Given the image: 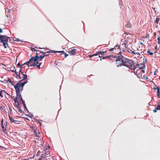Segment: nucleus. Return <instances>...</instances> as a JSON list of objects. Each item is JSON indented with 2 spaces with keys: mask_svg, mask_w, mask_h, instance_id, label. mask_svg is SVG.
<instances>
[{
  "mask_svg": "<svg viewBox=\"0 0 160 160\" xmlns=\"http://www.w3.org/2000/svg\"><path fill=\"white\" fill-rule=\"evenodd\" d=\"M36 66L39 69L40 68V65H36Z\"/></svg>",
  "mask_w": 160,
  "mask_h": 160,
  "instance_id": "nucleus-43",
  "label": "nucleus"
},
{
  "mask_svg": "<svg viewBox=\"0 0 160 160\" xmlns=\"http://www.w3.org/2000/svg\"><path fill=\"white\" fill-rule=\"evenodd\" d=\"M40 151H38L37 153V156H39V154H40Z\"/></svg>",
  "mask_w": 160,
  "mask_h": 160,
  "instance_id": "nucleus-46",
  "label": "nucleus"
},
{
  "mask_svg": "<svg viewBox=\"0 0 160 160\" xmlns=\"http://www.w3.org/2000/svg\"><path fill=\"white\" fill-rule=\"evenodd\" d=\"M10 11H11V10H8V12L10 13Z\"/></svg>",
  "mask_w": 160,
  "mask_h": 160,
  "instance_id": "nucleus-61",
  "label": "nucleus"
},
{
  "mask_svg": "<svg viewBox=\"0 0 160 160\" xmlns=\"http://www.w3.org/2000/svg\"><path fill=\"white\" fill-rule=\"evenodd\" d=\"M160 110V102L158 103L157 104V107L155 108V109L153 110V111L154 112H157V110Z\"/></svg>",
  "mask_w": 160,
  "mask_h": 160,
  "instance_id": "nucleus-7",
  "label": "nucleus"
},
{
  "mask_svg": "<svg viewBox=\"0 0 160 160\" xmlns=\"http://www.w3.org/2000/svg\"><path fill=\"white\" fill-rule=\"evenodd\" d=\"M64 54L65 55V58H66L68 56V54H66V52H65V53H64Z\"/></svg>",
  "mask_w": 160,
  "mask_h": 160,
  "instance_id": "nucleus-45",
  "label": "nucleus"
},
{
  "mask_svg": "<svg viewBox=\"0 0 160 160\" xmlns=\"http://www.w3.org/2000/svg\"><path fill=\"white\" fill-rule=\"evenodd\" d=\"M31 50L33 51V50H34V48H32Z\"/></svg>",
  "mask_w": 160,
  "mask_h": 160,
  "instance_id": "nucleus-59",
  "label": "nucleus"
},
{
  "mask_svg": "<svg viewBox=\"0 0 160 160\" xmlns=\"http://www.w3.org/2000/svg\"><path fill=\"white\" fill-rule=\"evenodd\" d=\"M26 64H24V63L21 65V67H22V66H24V65H25Z\"/></svg>",
  "mask_w": 160,
  "mask_h": 160,
  "instance_id": "nucleus-64",
  "label": "nucleus"
},
{
  "mask_svg": "<svg viewBox=\"0 0 160 160\" xmlns=\"http://www.w3.org/2000/svg\"><path fill=\"white\" fill-rule=\"evenodd\" d=\"M21 74L23 76V78L22 80H21V81L24 80L26 79L27 78V75H25L22 72H21Z\"/></svg>",
  "mask_w": 160,
  "mask_h": 160,
  "instance_id": "nucleus-12",
  "label": "nucleus"
},
{
  "mask_svg": "<svg viewBox=\"0 0 160 160\" xmlns=\"http://www.w3.org/2000/svg\"><path fill=\"white\" fill-rule=\"evenodd\" d=\"M9 118L11 122L12 123L13 121H14V119L12 117H11L10 115H9Z\"/></svg>",
  "mask_w": 160,
  "mask_h": 160,
  "instance_id": "nucleus-21",
  "label": "nucleus"
},
{
  "mask_svg": "<svg viewBox=\"0 0 160 160\" xmlns=\"http://www.w3.org/2000/svg\"><path fill=\"white\" fill-rule=\"evenodd\" d=\"M153 88L154 90H158V89H159L158 88L156 85H155V87H153Z\"/></svg>",
  "mask_w": 160,
  "mask_h": 160,
  "instance_id": "nucleus-34",
  "label": "nucleus"
},
{
  "mask_svg": "<svg viewBox=\"0 0 160 160\" xmlns=\"http://www.w3.org/2000/svg\"><path fill=\"white\" fill-rule=\"evenodd\" d=\"M7 81L9 82L12 85H14V82L11 81L9 78L8 79Z\"/></svg>",
  "mask_w": 160,
  "mask_h": 160,
  "instance_id": "nucleus-17",
  "label": "nucleus"
},
{
  "mask_svg": "<svg viewBox=\"0 0 160 160\" xmlns=\"http://www.w3.org/2000/svg\"><path fill=\"white\" fill-rule=\"evenodd\" d=\"M58 52L62 53L64 54V53H65V52L64 51H58Z\"/></svg>",
  "mask_w": 160,
  "mask_h": 160,
  "instance_id": "nucleus-38",
  "label": "nucleus"
},
{
  "mask_svg": "<svg viewBox=\"0 0 160 160\" xmlns=\"http://www.w3.org/2000/svg\"><path fill=\"white\" fill-rule=\"evenodd\" d=\"M137 65L138 67H139V64H137Z\"/></svg>",
  "mask_w": 160,
  "mask_h": 160,
  "instance_id": "nucleus-62",
  "label": "nucleus"
},
{
  "mask_svg": "<svg viewBox=\"0 0 160 160\" xmlns=\"http://www.w3.org/2000/svg\"><path fill=\"white\" fill-rule=\"evenodd\" d=\"M17 65L20 68H21V66L20 63H18Z\"/></svg>",
  "mask_w": 160,
  "mask_h": 160,
  "instance_id": "nucleus-44",
  "label": "nucleus"
},
{
  "mask_svg": "<svg viewBox=\"0 0 160 160\" xmlns=\"http://www.w3.org/2000/svg\"><path fill=\"white\" fill-rule=\"evenodd\" d=\"M28 81H27L26 82H23V83H21V84L22 85L23 87L24 86L25 84H26V83L28 82Z\"/></svg>",
  "mask_w": 160,
  "mask_h": 160,
  "instance_id": "nucleus-29",
  "label": "nucleus"
},
{
  "mask_svg": "<svg viewBox=\"0 0 160 160\" xmlns=\"http://www.w3.org/2000/svg\"><path fill=\"white\" fill-rule=\"evenodd\" d=\"M113 48L114 50L118 49L119 48V45H116Z\"/></svg>",
  "mask_w": 160,
  "mask_h": 160,
  "instance_id": "nucleus-22",
  "label": "nucleus"
},
{
  "mask_svg": "<svg viewBox=\"0 0 160 160\" xmlns=\"http://www.w3.org/2000/svg\"><path fill=\"white\" fill-rule=\"evenodd\" d=\"M22 104H23V106L24 107V108H25V109H26V110L28 111V109L26 107V104L25 103V102H22Z\"/></svg>",
  "mask_w": 160,
  "mask_h": 160,
  "instance_id": "nucleus-18",
  "label": "nucleus"
},
{
  "mask_svg": "<svg viewBox=\"0 0 160 160\" xmlns=\"http://www.w3.org/2000/svg\"><path fill=\"white\" fill-rule=\"evenodd\" d=\"M107 52L106 51L104 52H102V51H99L98 52H97L96 54H97V56L99 54H101L102 55H103L105 53Z\"/></svg>",
  "mask_w": 160,
  "mask_h": 160,
  "instance_id": "nucleus-11",
  "label": "nucleus"
},
{
  "mask_svg": "<svg viewBox=\"0 0 160 160\" xmlns=\"http://www.w3.org/2000/svg\"><path fill=\"white\" fill-rule=\"evenodd\" d=\"M29 61L30 63H32L34 61L32 57L29 60Z\"/></svg>",
  "mask_w": 160,
  "mask_h": 160,
  "instance_id": "nucleus-30",
  "label": "nucleus"
},
{
  "mask_svg": "<svg viewBox=\"0 0 160 160\" xmlns=\"http://www.w3.org/2000/svg\"><path fill=\"white\" fill-rule=\"evenodd\" d=\"M142 78L143 79H145V80H147L148 78L147 77H145L144 75H143V77Z\"/></svg>",
  "mask_w": 160,
  "mask_h": 160,
  "instance_id": "nucleus-35",
  "label": "nucleus"
},
{
  "mask_svg": "<svg viewBox=\"0 0 160 160\" xmlns=\"http://www.w3.org/2000/svg\"><path fill=\"white\" fill-rule=\"evenodd\" d=\"M128 52H131L132 53L134 54H135L136 53L132 51V50H130V51H128Z\"/></svg>",
  "mask_w": 160,
  "mask_h": 160,
  "instance_id": "nucleus-32",
  "label": "nucleus"
},
{
  "mask_svg": "<svg viewBox=\"0 0 160 160\" xmlns=\"http://www.w3.org/2000/svg\"><path fill=\"white\" fill-rule=\"evenodd\" d=\"M144 64H145V62H144L143 64H141L142 65H143V68H144L145 67V65H144Z\"/></svg>",
  "mask_w": 160,
  "mask_h": 160,
  "instance_id": "nucleus-51",
  "label": "nucleus"
},
{
  "mask_svg": "<svg viewBox=\"0 0 160 160\" xmlns=\"http://www.w3.org/2000/svg\"><path fill=\"white\" fill-rule=\"evenodd\" d=\"M21 81V80H20L19 82H18L16 85L14 86V88L16 90V91H19V90L20 91V88H22V90L23 89V87L22 85L21 84V83H20V82Z\"/></svg>",
  "mask_w": 160,
  "mask_h": 160,
  "instance_id": "nucleus-3",
  "label": "nucleus"
},
{
  "mask_svg": "<svg viewBox=\"0 0 160 160\" xmlns=\"http://www.w3.org/2000/svg\"><path fill=\"white\" fill-rule=\"evenodd\" d=\"M18 112H22L23 111L21 109H19L18 110Z\"/></svg>",
  "mask_w": 160,
  "mask_h": 160,
  "instance_id": "nucleus-42",
  "label": "nucleus"
},
{
  "mask_svg": "<svg viewBox=\"0 0 160 160\" xmlns=\"http://www.w3.org/2000/svg\"><path fill=\"white\" fill-rule=\"evenodd\" d=\"M18 122V121H17V120H14V121H13L12 122H13V123H16L17 122Z\"/></svg>",
  "mask_w": 160,
  "mask_h": 160,
  "instance_id": "nucleus-41",
  "label": "nucleus"
},
{
  "mask_svg": "<svg viewBox=\"0 0 160 160\" xmlns=\"http://www.w3.org/2000/svg\"><path fill=\"white\" fill-rule=\"evenodd\" d=\"M160 19L158 18H156V20L155 21V22L156 23V24H158V22L159 21Z\"/></svg>",
  "mask_w": 160,
  "mask_h": 160,
  "instance_id": "nucleus-24",
  "label": "nucleus"
},
{
  "mask_svg": "<svg viewBox=\"0 0 160 160\" xmlns=\"http://www.w3.org/2000/svg\"><path fill=\"white\" fill-rule=\"evenodd\" d=\"M40 59H39L38 60V62H39L40 61H41L42 59H41V58H40Z\"/></svg>",
  "mask_w": 160,
  "mask_h": 160,
  "instance_id": "nucleus-57",
  "label": "nucleus"
},
{
  "mask_svg": "<svg viewBox=\"0 0 160 160\" xmlns=\"http://www.w3.org/2000/svg\"><path fill=\"white\" fill-rule=\"evenodd\" d=\"M3 91L1 90L0 91V97H1V98H2L3 97V96L2 95V93Z\"/></svg>",
  "mask_w": 160,
  "mask_h": 160,
  "instance_id": "nucleus-28",
  "label": "nucleus"
},
{
  "mask_svg": "<svg viewBox=\"0 0 160 160\" xmlns=\"http://www.w3.org/2000/svg\"><path fill=\"white\" fill-rule=\"evenodd\" d=\"M11 72H14V73H15L16 74V76H18V73L16 71V70L15 69V70H11Z\"/></svg>",
  "mask_w": 160,
  "mask_h": 160,
  "instance_id": "nucleus-26",
  "label": "nucleus"
},
{
  "mask_svg": "<svg viewBox=\"0 0 160 160\" xmlns=\"http://www.w3.org/2000/svg\"><path fill=\"white\" fill-rule=\"evenodd\" d=\"M38 61H36V62H34L32 64L30 65V66L32 67H34L36 66V65H37V64L38 63Z\"/></svg>",
  "mask_w": 160,
  "mask_h": 160,
  "instance_id": "nucleus-14",
  "label": "nucleus"
},
{
  "mask_svg": "<svg viewBox=\"0 0 160 160\" xmlns=\"http://www.w3.org/2000/svg\"><path fill=\"white\" fill-rule=\"evenodd\" d=\"M3 91V92L2 93V94L5 95V94H7L8 95V93H7L4 90H2Z\"/></svg>",
  "mask_w": 160,
  "mask_h": 160,
  "instance_id": "nucleus-33",
  "label": "nucleus"
},
{
  "mask_svg": "<svg viewBox=\"0 0 160 160\" xmlns=\"http://www.w3.org/2000/svg\"><path fill=\"white\" fill-rule=\"evenodd\" d=\"M34 117V116L32 114H31L30 116H29V117H30L31 118H32Z\"/></svg>",
  "mask_w": 160,
  "mask_h": 160,
  "instance_id": "nucleus-39",
  "label": "nucleus"
},
{
  "mask_svg": "<svg viewBox=\"0 0 160 160\" xmlns=\"http://www.w3.org/2000/svg\"><path fill=\"white\" fill-rule=\"evenodd\" d=\"M33 61L34 62H36V61L38 60V59L39 58H41V59H42L44 58V56H42L37 55H36L35 57H32Z\"/></svg>",
  "mask_w": 160,
  "mask_h": 160,
  "instance_id": "nucleus-5",
  "label": "nucleus"
},
{
  "mask_svg": "<svg viewBox=\"0 0 160 160\" xmlns=\"http://www.w3.org/2000/svg\"><path fill=\"white\" fill-rule=\"evenodd\" d=\"M1 125L3 132H4L5 134H6L7 133V132L6 129V127H5L3 124H1Z\"/></svg>",
  "mask_w": 160,
  "mask_h": 160,
  "instance_id": "nucleus-8",
  "label": "nucleus"
},
{
  "mask_svg": "<svg viewBox=\"0 0 160 160\" xmlns=\"http://www.w3.org/2000/svg\"><path fill=\"white\" fill-rule=\"evenodd\" d=\"M40 52L42 53V54L43 55V56H44V57L45 56L47 57L49 55L48 54H47V53H48V52Z\"/></svg>",
  "mask_w": 160,
  "mask_h": 160,
  "instance_id": "nucleus-13",
  "label": "nucleus"
},
{
  "mask_svg": "<svg viewBox=\"0 0 160 160\" xmlns=\"http://www.w3.org/2000/svg\"><path fill=\"white\" fill-rule=\"evenodd\" d=\"M118 57L117 58V60H116V64H117V67L124 66L128 68L129 70V67H131V69L134 71L136 68V67L134 66L135 63L131 60L125 58L122 55V52H120Z\"/></svg>",
  "mask_w": 160,
  "mask_h": 160,
  "instance_id": "nucleus-1",
  "label": "nucleus"
},
{
  "mask_svg": "<svg viewBox=\"0 0 160 160\" xmlns=\"http://www.w3.org/2000/svg\"><path fill=\"white\" fill-rule=\"evenodd\" d=\"M142 68V67H139V69L137 70L136 72H134L135 74L137 76L138 78H140V77L142 76L141 73L139 72V71Z\"/></svg>",
  "mask_w": 160,
  "mask_h": 160,
  "instance_id": "nucleus-4",
  "label": "nucleus"
},
{
  "mask_svg": "<svg viewBox=\"0 0 160 160\" xmlns=\"http://www.w3.org/2000/svg\"><path fill=\"white\" fill-rule=\"evenodd\" d=\"M158 40L159 41H160V37H158Z\"/></svg>",
  "mask_w": 160,
  "mask_h": 160,
  "instance_id": "nucleus-54",
  "label": "nucleus"
},
{
  "mask_svg": "<svg viewBox=\"0 0 160 160\" xmlns=\"http://www.w3.org/2000/svg\"><path fill=\"white\" fill-rule=\"evenodd\" d=\"M49 154V152H45L43 156V155H42L41 158H45L48 157V154Z\"/></svg>",
  "mask_w": 160,
  "mask_h": 160,
  "instance_id": "nucleus-9",
  "label": "nucleus"
},
{
  "mask_svg": "<svg viewBox=\"0 0 160 160\" xmlns=\"http://www.w3.org/2000/svg\"><path fill=\"white\" fill-rule=\"evenodd\" d=\"M113 50H114L113 48H111L109 50V51H112Z\"/></svg>",
  "mask_w": 160,
  "mask_h": 160,
  "instance_id": "nucleus-52",
  "label": "nucleus"
},
{
  "mask_svg": "<svg viewBox=\"0 0 160 160\" xmlns=\"http://www.w3.org/2000/svg\"><path fill=\"white\" fill-rule=\"evenodd\" d=\"M120 52L118 53V55H117V56H113V57L114 58H115L116 59H117V58L118 57V54H119ZM109 56V58L110 57H113V55H110L109 56Z\"/></svg>",
  "mask_w": 160,
  "mask_h": 160,
  "instance_id": "nucleus-20",
  "label": "nucleus"
},
{
  "mask_svg": "<svg viewBox=\"0 0 160 160\" xmlns=\"http://www.w3.org/2000/svg\"><path fill=\"white\" fill-rule=\"evenodd\" d=\"M18 76L20 79H21V78L20 77V73H19V75H18V76Z\"/></svg>",
  "mask_w": 160,
  "mask_h": 160,
  "instance_id": "nucleus-55",
  "label": "nucleus"
},
{
  "mask_svg": "<svg viewBox=\"0 0 160 160\" xmlns=\"http://www.w3.org/2000/svg\"><path fill=\"white\" fill-rule=\"evenodd\" d=\"M155 50H157V46H156L155 47Z\"/></svg>",
  "mask_w": 160,
  "mask_h": 160,
  "instance_id": "nucleus-58",
  "label": "nucleus"
},
{
  "mask_svg": "<svg viewBox=\"0 0 160 160\" xmlns=\"http://www.w3.org/2000/svg\"><path fill=\"white\" fill-rule=\"evenodd\" d=\"M3 120L2 118L1 120V124H3Z\"/></svg>",
  "mask_w": 160,
  "mask_h": 160,
  "instance_id": "nucleus-48",
  "label": "nucleus"
},
{
  "mask_svg": "<svg viewBox=\"0 0 160 160\" xmlns=\"http://www.w3.org/2000/svg\"><path fill=\"white\" fill-rule=\"evenodd\" d=\"M25 115H26V116H27L28 117H29V115H28V114H26Z\"/></svg>",
  "mask_w": 160,
  "mask_h": 160,
  "instance_id": "nucleus-63",
  "label": "nucleus"
},
{
  "mask_svg": "<svg viewBox=\"0 0 160 160\" xmlns=\"http://www.w3.org/2000/svg\"><path fill=\"white\" fill-rule=\"evenodd\" d=\"M14 101L15 103H16L18 102V100H17V97H16L15 98H14Z\"/></svg>",
  "mask_w": 160,
  "mask_h": 160,
  "instance_id": "nucleus-25",
  "label": "nucleus"
},
{
  "mask_svg": "<svg viewBox=\"0 0 160 160\" xmlns=\"http://www.w3.org/2000/svg\"><path fill=\"white\" fill-rule=\"evenodd\" d=\"M19 98V100L22 101V103L23 102H25L23 100L22 98V97H20Z\"/></svg>",
  "mask_w": 160,
  "mask_h": 160,
  "instance_id": "nucleus-31",
  "label": "nucleus"
},
{
  "mask_svg": "<svg viewBox=\"0 0 160 160\" xmlns=\"http://www.w3.org/2000/svg\"><path fill=\"white\" fill-rule=\"evenodd\" d=\"M20 90L19 91H16V95L17 97V98H19L20 97H22L21 94L20 93Z\"/></svg>",
  "mask_w": 160,
  "mask_h": 160,
  "instance_id": "nucleus-10",
  "label": "nucleus"
},
{
  "mask_svg": "<svg viewBox=\"0 0 160 160\" xmlns=\"http://www.w3.org/2000/svg\"><path fill=\"white\" fill-rule=\"evenodd\" d=\"M30 63L29 61H27V62L24 63V64H26L28 67H32L30 66V65H29V64Z\"/></svg>",
  "mask_w": 160,
  "mask_h": 160,
  "instance_id": "nucleus-19",
  "label": "nucleus"
},
{
  "mask_svg": "<svg viewBox=\"0 0 160 160\" xmlns=\"http://www.w3.org/2000/svg\"><path fill=\"white\" fill-rule=\"evenodd\" d=\"M76 50L75 49H73L68 51V53L71 55H73L75 54L76 52Z\"/></svg>",
  "mask_w": 160,
  "mask_h": 160,
  "instance_id": "nucleus-6",
  "label": "nucleus"
},
{
  "mask_svg": "<svg viewBox=\"0 0 160 160\" xmlns=\"http://www.w3.org/2000/svg\"><path fill=\"white\" fill-rule=\"evenodd\" d=\"M157 93L158 94V93H160V91L159 90V88L157 90Z\"/></svg>",
  "mask_w": 160,
  "mask_h": 160,
  "instance_id": "nucleus-47",
  "label": "nucleus"
},
{
  "mask_svg": "<svg viewBox=\"0 0 160 160\" xmlns=\"http://www.w3.org/2000/svg\"><path fill=\"white\" fill-rule=\"evenodd\" d=\"M142 68L139 71H140V72L141 71L142 73H145V71H144V70H142Z\"/></svg>",
  "mask_w": 160,
  "mask_h": 160,
  "instance_id": "nucleus-40",
  "label": "nucleus"
},
{
  "mask_svg": "<svg viewBox=\"0 0 160 160\" xmlns=\"http://www.w3.org/2000/svg\"><path fill=\"white\" fill-rule=\"evenodd\" d=\"M10 37L4 35H0V41L3 43L4 48H7L8 47V39Z\"/></svg>",
  "mask_w": 160,
  "mask_h": 160,
  "instance_id": "nucleus-2",
  "label": "nucleus"
},
{
  "mask_svg": "<svg viewBox=\"0 0 160 160\" xmlns=\"http://www.w3.org/2000/svg\"><path fill=\"white\" fill-rule=\"evenodd\" d=\"M160 95V94H159V93H158V95H157V96L159 98H160V95Z\"/></svg>",
  "mask_w": 160,
  "mask_h": 160,
  "instance_id": "nucleus-56",
  "label": "nucleus"
},
{
  "mask_svg": "<svg viewBox=\"0 0 160 160\" xmlns=\"http://www.w3.org/2000/svg\"><path fill=\"white\" fill-rule=\"evenodd\" d=\"M35 121L37 122L38 123H39V125L40 126L42 125V124H41V121H42V120H41L40 121H39V120H38V119H35Z\"/></svg>",
  "mask_w": 160,
  "mask_h": 160,
  "instance_id": "nucleus-15",
  "label": "nucleus"
},
{
  "mask_svg": "<svg viewBox=\"0 0 160 160\" xmlns=\"http://www.w3.org/2000/svg\"><path fill=\"white\" fill-rule=\"evenodd\" d=\"M123 45H124V46H125V48H126V47L125 46L126 45V44L125 43H124Z\"/></svg>",
  "mask_w": 160,
  "mask_h": 160,
  "instance_id": "nucleus-60",
  "label": "nucleus"
},
{
  "mask_svg": "<svg viewBox=\"0 0 160 160\" xmlns=\"http://www.w3.org/2000/svg\"><path fill=\"white\" fill-rule=\"evenodd\" d=\"M4 148V147L0 146V149L2 150V148Z\"/></svg>",
  "mask_w": 160,
  "mask_h": 160,
  "instance_id": "nucleus-49",
  "label": "nucleus"
},
{
  "mask_svg": "<svg viewBox=\"0 0 160 160\" xmlns=\"http://www.w3.org/2000/svg\"><path fill=\"white\" fill-rule=\"evenodd\" d=\"M109 58V56H108L103 57L102 58V59H104L105 58Z\"/></svg>",
  "mask_w": 160,
  "mask_h": 160,
  "instance_id": "nucleus-37",
  "label": "nucleus"
},
{
  "mask_svg": "<svg viewBox=\"0 0 160 160\" xmlns=\"http://www.w3.org/2000/svg\"><path fill=\"white\" fill-rule=\"evenodd\" d=\"M147 53L150 55H152L153 54V53L152 52H150V49H149L148 50Z\"/></svg>",
  "mask_w": 160,
  "mask_h": 160,
  "instance_id": "nucleus-23",
  "label": "nucleus"
},
{
  "mask_svg": "<svg viewBox=\"0 0 160 160\" xmlns=\"http://www.w3.org/2000/svg\"><path fill=\"white\" fill-rule=\"evenodd\" d=\"M3 31L2 29L0 28V33L2 32Z\"/></svg>",
  "mask_w": 160,
  "mask_h": 160,
  "instance_id": "nucleus-50",
  "label": "nucleus"
},
{
  "mask_svg": "<svg viewBox=\"0 0 160 160\" xmlns=\"http://www.w3.org/2000/svg\"><path fill=\"white\" fill-rule=\"evenodd\" d=\"M17 104L16 105V106L18 107H19V106H20V103H19V102H18L17 103Z\"/></svg>",
  "mask_w": 160,
  "mask_h": 160,
  "instance_id": "nucleus-36",
  "label": "nucleus"
},
{
  "mask_svg": "<svg viewBox=\"0 0 160 160\" xmlns=\"http://www.w3.org/2000/svg\"><path fill=\"white\" fill-rule=\"evenodd\" d=\"M96 56H97V54H95L93 55H88V57L89 58H91Z\"/></svg>",
  "mask_w": 160,
  "mask_h": 160,
  "instance_id": "nucleus-27",
  "label": "nucleus"
},
{
  "mask_svg": "<svg viewBox=\"0 0 160 160\" xmlns=\"http://www.w3.org/2000/svg\"><path fill=\"white\" fill-rule=\"evenodd\" d=\"M47 52H49V53L54 52L55 53H56L57 52H58V51H55L54 50H50L49 51Z\"/></svg>",
  "mask_w": 160,
  "mask_h": 160,
  "instance_id": "nucleus-16",
  "label": "nucleus"
},
{
  "mask_svg": "<svg viewBox=\"0 0 160 160\" xmlns=\"http://www.w3.org/2000/svg\"><path fill=\"white\" fill-rule=\"evenodd\" d=\"M21 72H22V70H21V68H20V71H19V73H21Z\"/></svg>",
  "mask_w": 160,
  "mask_h": 160,
  "instance_id": "nucleus-53",
  "label": "nucleus"
}]
</instances>
